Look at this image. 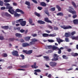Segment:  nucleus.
Listing matches in <instances>:
<instances>
[{"label":"nucleus","mask_w":78,"mask_h":78,"mask_svg":"<svg viewBox=\"0 0 78 78\" xmlns=\"http://www.w3.org/2000/svg\"><path fill=\"white\" fill-rule=\"evenodd\" d=\"M48 48L49 49H51V48H53V46L52 45H49L48 46Z\"/></svg>","instance_id":"nucleus-51"},{"label":"nucleus","mask_w":78,"mask_h":78,"mask_svg":"<svg viewBox=\"0 0 78 78\" xmlns=\"http://www.w3.org/2000/svg\"><path fill=\"white\" fill-rule=\"evenodd\" d=\"M40 5L42 6H43L44 7L47 6V4L44 2H41Z\"/></svg>","instance_id":"nucleus-16"},{"label":"nucleus","mask_w":78,"mask_h":78,"mask_svg":"<svg viewBox=\"0 0 78 78\" xmlns=\"http://www.w3.org/2000/svg\"><path fill=\"white\" fill-rule=\"evenodd\" d=\"M60 27L62 28H63L64 30H67V29H69V26H66V25L61 26Z\"/></svg>","instance_id":"nucleus-11"},{"label":"nucleus","mask_w":78,"mask_h":78,"mask_svg":"<svg viewBox=\"0 0 78 78\" xmlns=\"http://www.w3.org/2000/svg\"><path fill=\"white\" fill-rule=\"evenodd\" d=\"M73 23L75 25H78V20H73Z\"/></svg>","instance_id":"nucleus-20"},{"label":"nucleus","mask_w":78,"mask_h":78,"mask_svg":"<svg viewBox=\"0 0 78 78\" xmlns=\"http://www.w3.org/2000/svg\"><path fill=\"white\" fill-rule=\"evenodd\" d=\"M9 41H14L15 40V38H10L8 39Z\"/></svg>","instance_id":"nucleus-34"},{"label":"nucleus","mask_w":78,"mask_h":78,"mask_svg":"<svg viewBox=\"0 0 78 78\" xmlns=\"http://www.w3.org/2000/svg\"><path fill=\"white\" fill-rule=\"evenodd\" d=\"M14 16L15 17H19L20 16V14H19L17 13H15V14H14Z\"/></svg>","instance_id":"nucleus-31"},{"label":"nucleus","mask_w":78,"mask_h":78,"mask_svg":"<svg viewBox=\"0 0 78 78\" xmlns=\"http://www.w3.org/2000/svg\"><path fill=\"white\" fill-rule=\"evenodd\" d=\"M18 70H22V71H25V69H18Z\"/></svg>","instance_id":"nucleus-56"},{"label":"nucleus","mask_w":78,"mask_h":78,"mask_svg":"<svg viewBox=\"0 0 78 78\" xmlns=\"http://www.w3.org/2000/svg\"><path fill=\"white\" fill-rule=\"evenodd\" d=\"M26 23H27L26 22V21H23L22 22L20 23V24L21 26H22L23 27H24V26H25V25H26Z\"/></svg>","instance_id":"nucleus-9"},{"label":"nucleus","mask_w":78,"mask_h":78,"mask_svg":"<svg viewBox=\"0 0 78 78\" xmlns=\"http://www.w3.org/2000/svg\"><path fill=\"white\" fill-rule=\"evenodd\" d=\"M23 21V19H20L19 20V22H20V23L22 22Z\"/></svg>","instance_id":"nucleus-57"},{"label":"nucleus","mask_w":78,"mask_h":78,"mask_svg":"<svg viewBox=\"0 0 78 78\" xmlns=\"http://www.w3.org/2000/svg\"><path fill=\"white\" fill-rule=\"evenodd\" d=\"M4 16L6 17H11V15L7 12H5V13Z\"/></svg>","instance_id":"nucleus-17"},{"label":"nucleus","mask_w":78,"mask_h":78,"mask_svg":"<svg viewBox=\"0 0 78 78\" xmlns=\"http://www.w3.org/2000/svg\"><path fill=\"white\" fill-rule=\"evenodd\" d=\"M56 7L58 9V11H61V8L60 7L59 5H56Z\"/></svg>","instance_id":"nucleus-23"},{"label":"nucleus","mask_w":78,"mask_h":78,"mask_svg":"<svg viewBox=\"0 0 78 78\" xmlns=\"http://www.w3.org/2000/svg\"><path fill=\"white\" fill-rule=\"evenodd\" d=\"M30 38H31L30 37H27L25 38V39L26 41H30Z\"/></svg>","instance_id":"nucleus-29"},{"label":"nucleus","mask_w":78,"mask_h":78,"mask_svg":"<svg viewBox=\"0 0 78 78\" xmlns=\"http://www.w3.org/2000/svg\"><path fill=\"white\" fill-rule=\"evenodd\" d=\"M53 52V51L52 50H49L48 51L46 52V53H51Z\"/></svg>","instance_id":"nucleus-39"},{"label":"nucleus","mask_w":78,"mask_h":78,"mask_svg":"<svg viewBox=\"0 0 78 78\" xmlns=\"http://www.w3.org/2000/svg\"><path fill=\"white\" fill-rule=\"evenodd\" d=\"M56 39L59 44H61V42H63V40H62L60 38L58 39L57 38Z\"/></svg>","instance_id":"nucleus-19"},{"label":"nucleus","mask_w":78,"mask_h":78,"mask_svg":"<svg viewBox=\"0 0 78 78\" xmlns=\"http://www.w3.org/2000/svg\"><path fill=\"white\" fill-rule=\"evenodd\" d=\"M76 33V32L75 31H73L71 33V35L72 36H73V35H74Z\"/></svg>","instance_id":"nucleus-60"},{"label":"nucleus","mask_w":78,"mask_h":78,"mask_svg":"<svg viewBox=\"0 0 78 78\" xmlns=\"http://www.w3.org/2000/svg\"><path fill=\"white\" fill-rule=\"evenodd\" d=\"M6 9H9L8 11H9V12L10 13V14H14V12H15L14 9H13V8H12V7H11L10 6H7L6 7Z\"/></svg>","instance_id":"nucleus-1"},{"label":"nucleus","mask_w":78,"mask_h":78,"mask_svg":"<svg viewBox=\"0 0 78 78\" xmlns=\"http://www.w3.org/2000/svg\"><path fill=\"white\" fill-rule=\"evenodd\" d=\"M54 57H56V58H58L59 57V55H58L56 54H54Z\"/></svg>","instance_id":"nucleus-61"},{"label":"nucleus","mask_w":78,"mask_h":78,"mask_svg":"<svg viewBox=\"0 0 78 78\" xmlns=\"http://www.w3.org/2000/svg\"><path fill=\"white\" fill-rule=\"evenodd\" d=\"M69 8H70V9H69V12H70L71 13H72L73 14H76V11H73V9L70 8V7H69Z\"/></svg>","instance_id":"nucleus-4"},{"label":"nucleus","mask_w":78,"mask_h":78,"mask_svg":"<svg viewBox=\"0 0 78 78\" xmlns=\"http://www.w3.org/2000/svg\"><path fill=\"white\" fill-rule=\"evenodd\" d=\"M37 22L38 23H39V24H41L42 25L45 24V22L41 20H39Z\"/></svg>","instance_id":"nucleus-14"},{"label":"nucleus","mask_w":78,"mask_h":78,"mask_svg":"<svg viewBox=\"0 0 78 78\" xmlns=\"http://www.w3.org/2000/svg\"><path fill=\"white\" fill-rule=\"evenodd\" d=\"M49 64L51 67H55L57 65V63L55 62H50Z\"/></svg>","instance_id":"nucleus-2"},{"label":"nucleus","mask_w":78,"mask_h":78,"mask_svg":"<svg viewBox=\"0 0 78 78\" xmlns=\"http://www.w3.org/2000/svg\"><path fill=\"white\" fill-rule=\"evenodd\" d=\"M27 50H23V53H26L27 55Z\"/></svg>","instance_id":"nucleus-53"},{"label":"nucleus","mask_w":78,"mask_h":78,"mask_svg":"<svg viewBox=\"0 0 78 78\" xmlns=\"http://www.w3.org/2000/svg\"><path fill=\"white\" fill-rule=\"evenodd\" d=\"M13 5L14 6H17V4L16 2H13Z\"/></svg>","instance_id":"nucleus-58"},{"label":"nucleus","mask_w":78,"mask_h":78,"mask_svg":"<svg viewBox=\"0 0 78 78\" xmlns=\"http://www.w3.org/2000/svg\"><path fill=\"white\" fill-rule=\"evenodd\" d=\"M72 4L73 6L74 7V8H76V4L75 2H72Z\"/></svg>","instance_id":"nucleus-36"},{"label":"nucleus","mask_w":78,"mask_h":78,"mask_svg":"<svg viewBox=\"0 0 78 78\" xmlns=\"http://www.w3.org/2000/svg\"><path fill=\"white\" fill-rule=\"evenodd\" d=\"M20 57H21L22 59H25V56L23 55H20Z\"/></svg>","instance_id":"nucleus-47"},{"label":"nucleus","mask_w":78,"mask_h":78,"mask_svg":"<svg viewBox=\"0 0 78 78\" xmlns=\"http://www.w3.org/2000/svg\"><path fill=\"white\" fill-rule=\"evenodd\" d=\"M4 39V37L2 35L0 36V40H3Z\"/></svg>","instance_id":"nucleus-48"},{"label":"nucleus","mask_w":78,"mask_h":78,"mask_svg":"<svg viewBox=\"0 0 78 78\" xmlns=\"http://www.w3.org/2000/svg\"><path fill=\"white\" fill-rule=\"evenodd\" d=\"M37 40H36L35 39H33L32 40V41H30V45H34V44H35V42H36L37 41Z\"/></svg>","instance_id":"nucleus-6"},{"label":"nucleus","mask_w":78,"mask_h":78,"mask_svg":"<svg viewBox=\"0 0 78 78\" xmlns=\"http://www.w3.org/2000/svg\"><path fill=\"white\" fill-rule=\"evenodd\" d=\"M12 66H8L7 69H12Z\"/></svg>","instance_id":"nucleus-59"},{"label":"nucleus","mask_w":78,"mask_h":78,"mask_svg":"<svg viewBox=\"0 0 78 78\" xmlns=\"http://www.w3.org/2000/svg\"><path fill=\"white\" fill-rule=\"evenodd\" d=\"M3 5V2L2 1H0V6H2Z\"/></svg>","instance_id":"nucleus-42"},{"label":"nucleus","mask_w":78,"mask_h":78,"mask_svg":"<svg viewBox=\"0 0 78 78\" xmlns=\"http://www.w3.org/2000/svg\"><path fill=\"white\" fill-rule=\"evenodd\" d=\"M35 15H36L38 17H40V14L35 12L34 13Z\"/></svg>","instance_id":"nucleus-45"},{"label":"nucleus","mask_w":78,"mask_h":78,"mask_svg":"<svg viewBox=\"0 0 78 78\" xmlns=\"http://www.w3.org/2000/svg\"><path fill=\"white\" fill-rule=\"evenodd\" d=\"M44 21L47 23H52V22L51 21L49 20V19L48 18H44Z\"/></svg>","instance_id":"nucleus-7"},{"label":"nucleus","mask_w":78,"mask_h":78,"mask_svg":"<svg viewBox=\"0 0 78 78\" xmlns=\"http://www.w3.org/2000/svg\"><path fill=\"white\" fill-rule=\"evenodd\" d=\"M18 53L19 52L17 51L13 50V51L12 52V54L13 56H16L18 57L19 56V54H18Z\"/></svg>","instance_id":"nucleus-3"},{"label":"nucleus","mask_w":78,"mask_h":78,"mask_svg":"<svg viewBox=\"0 0 78 78\" xmlns=\"http://www.w3.org/2000/svg\"><path fill=\"white\" fill-rule=\"evenodd\" d=\"M71 38L72 40H78V36L75 37L73 36H71Z\"/></svg>","instance_id":"nucleus-18"},{"label":"nucleus","mask_w":78,"mask_h":78,"mask_svg":"<svg viewBox=\"0 0 78 78\" xmlns=\"http://www.w3.org/2000/svg\"><path fill=\"white\" fill-rule=\"evenodd\" d=\"M15 36L16 37H18L19 38H21L22 37V35L20 34H19L18 33H16L15 34Z\"/></svg>","instance_id":"nucleus-13"},{"label":"nucleus","mask_w":78,"mask_h":78,"mask_svg":"<svg viewBox=\"0 0 78 78\" xmlns=\"http://www.w3.org/2000/svg\"><path fill=\"white\" fill-rule=\"evenodd\" d=\"M31 67L33 69H37L38 67V66H36V62H34V65H31Z\"/></svg>","instance_id":"nucleus-10"},{"label":"nucleus","mask_w":78,"mask_h":78,"mask_svg":"<svg viewBox=\"0 0 78 78\" xmlns=\"http://www.w3.org/2000/svg\"><path fill=\"white\" fill-rule=\"evenodd\" d=\"M33 53V50H30L29 51H27V55H31V53Z\"/></svg>","instance_id":"nucleus-24"},{"label":"nucleus","mask_w":78,"mask_h":78,"mask_svg":"<svg viewBox=\"0 0 78 78\" xmlns=\"http://www.w3.org/2000/svg\"><path fill=\"white\" fill-rule=\"evenodd\" d=\"M55 57L54 56V58L52 59H51V60L52 61H58V58H55Z\"/></svg>","instance_id":"nucleus-33"},{"label":"nucleus","mask_w":78,"mask_h":78,"mask_svg":"<svg viewBox=\"0 0 78 78\" xmlns=\"http://www.w3.org/2000/svg\"><path fill=\"white\" fill-rule=\"evenodd\" d=\"M31 46L30 43H23L22 44V46L23 47H27L28 46Z\"/></svg>","instance_id":"nucleus-5"},{"label":"nucleus","mask_w":78,"mask_h":78,"mask_svg":"<svg viewBox=\"0 0 78 78\" xmlns=\"http://www.w3.org/2000/svg\"><path fill=\"white\" fill-rule=\"evenodd\" d=\"M71 55L72 56H74V57H76V56H78V53H75L74 52H72L71 53Z\"/></svg>","instance_id":"nucleus-12"},{"label":"nucleus","mask_w":78,"mask_h":78,"mask_svg":"<svg viewBox=\"0 0 78 78\" xmlns=\"http://www.w3.org/2000/svg\"><path fill=\"white\" fill-rule=\"evenodd\" d=\"M16 11L18 12H21L22 14H24L25 13L22 10L20 9H16Z\"/></svg>","instance_id":"nucleus-8"},{"label":"nucleus","mask_w":78,"mask_h":78,"mask_svg":"<svg viewBox=\"0 0 78 78\" xmlns=\"http://www.w3.org/2000/svg\"><path fill=\"white\" fill-rule=\"evenodd\" d=\"M43 58L44 59H46L47 60H49V57L47 56H44L43 57Z\"/></svg>","instance_id":"nucleus-40"},{"label":"nucleus","mask_w":78,"mask_h":78,"mask_svg":"<svg viewBox=\"0 0 78 78\" xmlns=\"http://www.w3.org/2000/svg\"><path fill=\"white\" fill-rule=\"evenodd\" d=\"M48 36L49 37H55V36H56V35L54 34H48Z\"/></svg>","instance_id":"nucleus-38"},{"label":"nucleus","mask_w":78,"mask_h":78,"mask_svg":"<svg viewBox=\"0 0 78 78\" xmlns=\"http://www.w3.org/2000/svg\"><path fill=\"white\" fill-rule=\"evenodd\" d=\"M1 28H3V29H4V30H8V28H9V26H2L1 27Z\"/></svg>","instance_id":"nucleus-22"},{"label":"nucleus","mask_w":78,"mask_h":78,"mask_svg":"<svg viewBox=\"0 0 78 78\" xmlns=\"http://www.w3.org/2000/svg\"><path fill=\"white\" fill-rule=\"evenodd\" d=\"M1 56L4 57H7L8 56V54L5 53H3L1 55Z\"/></svg>","instance_id":"nucleus-26"},{"label":"nucleus","mask_w":78,"mask_h":78,"mask_svg":"<svg viewBox=\"0 0 78 78\" xmlns=\"http://www.w3.org/2000/svg\"><path fill=\"white\" fill-rule=\"evenodd\" d=\"M58 48H59L57 46H54L52 47V50H57L58 49Z\"/></svg>","instance_id":"nucleus-28"},{"label":"nucleus","mask_w":78,"mask_h":78,"mask_svg":"<svg viewBox=\"0 0 78 78\" xmlns=\"http://www.w3.org/2000/svg\"><path fill=\"white\" fill-rule=\"evenodd\" d=\"M35 72H41V70L40 69H35L34 70Z\"/></svg>","instance_id":"nucleus-37"},{"label":"nucleus","mask_w":78,"mask_h":78,"mask_svg":"<svg viewBox=\"0 0 78 78\" xmlns=\"http://www.w3.org/2000/svg\"><path fill=\"white\" fill-rule=\"evenodd\" d=\"M57 16H63L64 14L62 12H59L56 14Z\"/></svg>","instance_id":"nucleus-21"},{"label":"nucleus","mask_w":78,"mask_h":78,"mask_svg":"<svg viewBox=\"0 0 78 78\" xmlns=\"http://www.w3.org/2000/svg\"><path fill=\"white\" fill-rule=\"evenodd\" d=\"M48 28H50V29H51V30H52L53 29V27H51L50 25H49L48 26Z\"/></svg>","instance_id":"nucleus-64"},{"label":"nucleus","mask_w":78,"mask_h":78,"mask_svg":"<svg viewBox=\"0 0 78 78\" xmlns=\"http://www.w3.org/2000/svg\"><path fill=\"white\" fill-rule=\"evenodd\" d=\"M25 4L27 5V6H30V2L28 1H26L25 2Z\"/></svg>","instance_id":"nucleus-30"},{"label":"nucleus","mask_w":78,"mask_h":78,"mask_svg":"<svg viewBox=\"0 0 78 78\" xmlns=\"http://www.w3.org/2000/svg\"><path fill=\"white\" fill-rule=\"evenodd\" d=\"M43 37H47L48 36V34L46 33H44L42 34Z\"/></svg>","instance_id":"nucleus-25"},{"label":"nucleus","mask_w":78,"mask_h":78,"mask_svg":"<svg viewBox=\"0 0 78 78\" xmlns=\"http://www.w3.org/2000/svg\"><path fill=\"white\" fill-rule=\"evenodd\" d=\"M62 57L63 59H67L68 58V57H67L65 55H62Z\"/></svg>","instance_id":"nucleus-44"},{"label":"nucleus","mask_w":78,"mask_h":78,"mask_svg":"<svg viewBox=\"0 0 78 78\" xmlns=\"http://www.w3.org/2000/svg\"><path fill=\"white\" fill-rule=\"evenodd\" d=\"M32 1L33 2H34L35 3H36V4H37V1L35 0H32Z\"/></svg>","instance_id":"nucleus-55"},{"label":"nucleus","mask_w":78,"mask_h":78,"mask_svg":"<svg viewBox=\"0 0 78 78\" xmlns=\"http://www.w3.org/2000/svg\"><path fill=\"white\" fill-rule=\"evenodd\" d=\"M28 30H26L25 31L24 34H27V33H28Z\"/></svg>","instance_id":"nucleus-63"},{"label":"nucleus","mask_w":78,"mask_h":78,"mask_svg":"<svg viewBox=\"0 0 78 78\" xmlns=\"http://www.w3.org/2000/svg\"><path fill=\"white\" fill-rule=\"evenodd\" d=\"M16 41H19V42H25V41H24V40L23 39H15Z\"/></svg>","instance_id":"nucleus-15"},{"label":"nucleus","mask_w":78,"mask_h":78,"mask_svg":"<svg viewBox=\"0 0 78 78\" xmlns=\"http://www.w3.org/2000/svg\"><path fill=\"white\" fill-rule=\"evenodd\" d=\"M53 28L55 30H58V27H57L54 26Z\"/></svg>","instance_id":"nucleus-50"},{"label":"nucleus","mask_w":78,"mask_h":78,"mask_svg":"<svg viewBox=\"0 0 78 78\" xmlns=\"http://www.w3.org/2000/svg\"><path fill=\"white\" fill-rule=\"evenodd\" d=\"M29 22L30 24H32L33 23V20L31 18L29 19Z\"/></svg>","instance_id":"nucleus-32"},{"label":"nucleus","mask_w":78,"mask_h":78,"mask_svg":"<svg viewBox=\"0 0 78 78\" xmlns=\"http://www.w3.org/2000/svg\"><path fill=\"white\" fill-rule=\"evenodd\" d=\"M57 50H58V54H61L62 53L61 50V49H60L59 48H58V49Z\"/></svg>","instance_id":"nucleus-35"},{"label":"nucleus","mask_w":78,"mask_h":78,"mask_svg":"<svg viewBox=\"0 0 78 78\" xmlns=\"http://www.w3.org/2000/svg\"><path fill=\"white\" fill-rule=\"evenodd\" d=\"M65 36L66 37H69V33H66Z\"/></svg>","instance_id":"nucleus-43"},{"label":"nucleus","mask_w":78,"mask_h":78,"mask_svg":"<svg viewBox=\"0 0 78 78\" xmlns=\"http://www.w3.org/2000/svg\"><path fill=\"white\" fill-rule=\"evenodd\" d=\"M20 32L21 33H24L25 31V30L23 29H21V30H20Z\"/></svg>","instance_id":"nucleus-52"},{"label":"nucleus","mask_w":78,"mask_h":78,"mask_svg":"<svg viewBox=\"0 0 78 78\" xmlns=\"http://www.w3.org/2000/svg\"><path fill=\"white\" fill-rule=\"evenodd\" d=\"M51 11H55V8H52L50 9Z\"/></svg>","instance_id":"nucleus-49"},{"label":"nucleus","mask_w":78,"mask_h":78,"mask_svg":"<svg viewBox=\"0 0 78 78\" xmlns=\"http://www.w3.org/2000/svg\"><path fill=\"white\" fill-rule=\"evenodd\" d=\"M11 2V0H4V2H5V3H8Z\"/></svg>","instance_id":"nucleus-54"},{"label":"nucleus","mask_w":78,"mask_h":78,"mask_svg":"<svg viewBox=\"0 0 78 78\" xmlns=\"http://www.w3.org/2000/svg\"><path fill=\"white\" fill-rule=\"evenodd\" d=\"M6 9V7H2L1 8V10H4Z\"/></svg>","instance_id":"nucleus-62"},{"label":"nucleus","mask_w":78,"mask_h":78,"mask_svg":"<svg viewBox=\"0 0 78 78\" xmlns=\"http://www.w3.org/2000/svg\"><path fill=\"white\" fill-rule=\"evenodd\" d=\"M20 67L23 69H25L26 68H28V66H27V65H24L23 66H20Z\"/></svg>","instance_id":"nucleus-27"},{"label":"nucleus","mask_w":78,"mask_h":78,"mask_svg":"<svg viewBox=\"0 0 78 78\" xmlns=\"http://www.w3.org/2000/svg\"><path fill=\"white\" fill-rule=\"evenodd\" d=\"M37 8L38 9H39V10L40 11H41V9H42L43 8L42 7L38 6L37 7Z\"/></svg>","instance_id":"nucleus-46"},{"label":"nucleus","mask_w":78,"mask_h":78,"mask_svg":"<svg viewBox=\"0 0 78 78\" xmlns=\"http://www.w3.org/2000/svg\"><path fill=\"white\" fill-rule=\"evenodd\" d=\"M48 41L49 42H51V43H52L55 42V41H54L53 40L48 39Z\"/></svg>","instance_id":"nucleus-41"}]
</instances>
